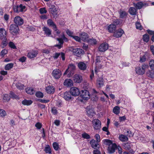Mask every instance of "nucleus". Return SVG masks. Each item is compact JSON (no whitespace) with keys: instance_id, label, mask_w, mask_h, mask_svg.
Listing matches in <instances>:
<instances>
[{"instance_id":"obj_19","label":"nucleus","mask_w":154,"mask_h":154,"mask_svg":"<svg viewBox=\"0 0 154 154\" xmlns=\"http://www.w3.org/2000/svg\"><path fill=\"white\" fill-rule=\"evenodd\" d=\"M117 147V145L115 143L112 144L111 146L108 147V150L109 153H114L115 151V149Z\"/></svg>"},{"instance_id":"obj_42","label":"nucleus","mask_w":154,"mask_h":154,"mask_svg":"<svg viewBox=\"0 0 154 154\" xmlns=\"http://www.w3.org/2000/svg\"><path fill=\"white\" fill-rule=\"evenodd\" d=\"M10 96L9 95L6 94L4 95L3 99L4 100L8 101L10 100Z\"/></svg>"},{"instance_id":"obj_27","label":"nucleus","mask_w":154,"mask_h":154,"mask_svg":"<svg viewBox=\"0 0 154 154\" xmlns=\"http://www.w3.org/2000/svg\"><path fill=\"white\" fill-rule=\"evenodd\" d=\"M119 138L121 141H126L128 140V138L127 136L123 134L120 135Z\"/></svg>"},{"instance_id":"obj_2","label":"nucleus","mask_w":154,"mask_h":154,"mask_svg":"<svg viewBox=\"0 0 154 154\" xmlns=\"http://www.w3.org/2000/svg\"><path fill=\"white\" fill-rule=\"evenodd\" d=\"M109 32L113 33V36L116 38L120 37L124 32L123 29H108Z\"/></svg>"},{"instance_id":"obj_36","label":"nucleus","mask_w":154,"mask_h":154,"mask_svg":"<svg viewBox=\"0 0 154 154\" xmlns=\"http://www.w3.org/2000/svg\"><path fill=\"white\" fill-rule=\"evenodd\" d=\"M13 66V64L10 63L7 64L5 67V69L6 70H9L12 68Z\"/></svg>"},{"instance_id":"obj_1","label":"nucleus","mask_w":154,"mask_h":154,"mask_svg":"<svg viewBox=\"0 0 154 154\" xmlns=\"http://www.w3.org/2000/svg\"><path fill=\"white\" fill-rule=\"evenodd\" d=\"M75 69V66L73 64H70L68 66L63 75H65L68 73L69 76L71 75L74 73V71Z\"/></svg>"},{"instance_id":"obj_17","label":"nucleus","mask_w":154,"mask_h":154,"mask_svg":"<svg viewBox=\"0 0 154 154\" xmlns=\"http://www.w3.org/2000/svg\"><path fill=\"white\" fill-rule=\"evenodd\" d=\"M73 80L75 83H80L82 80V77L80 75L75 74L73 77Z\"/></svg>"},{"instance_id":"obj_45","label":"nucleus","mask_w":154,"mask_h":154,"mask_svg":"<svg viewBox=\"0 0 154 154\" xmlns=\"http://www.w3.org/2000/svg\"><path fill=\"white\" fill-rule=\"evenodd\" d=\"M148 76L152 78H154V72L150 71L148 72L147 73Z\"/></svg>"},{"instance_id":"obj_48","label":"nucleus","mask_w":154,"mask_h":154,"mask_svg":"<svg viewBox=\"0 0 154 154\" xmlns=\"http://www.w3.org/2000/svg\"><path fill=\"white\" fill-rule=\"evenodd\" d=\"M53 146L54 149L56 150H57L59 148V145L58 143L55 142L53 144Z\"/></svg>"},{"instance_id":"obj_37","label":"nucleus","mask_w":154,"mask_h":154,"mask_svg":"<svg viewBox=\"0 0 154 154\" xmlns=\"http://www.w3.org/2000/svg\"><path fill=\"white\" fill-rule=\"evenodd\" d=\"M125 133L126 135L129 137L133 136L134 135L133 133L129 130H127L126 132H125Z\"/></svg>"},{"instance_id":"obj_3","label":"nucleus","mask_w":154,"mask_h":154,"mask_svg":"<svg viewBox=\"0 0 154 154\" xmlns=\"http://www.w3.org/2000/svg\"><path fill=\"white\" fill-rule=\"evenodd\" d=\"M80 97L83 100H87L90 97V94L88 90L85 89L82 91Z\"/></svg>"},{"instance_id":"obj_23","label":"nucleus","mask_w":154,"mask_h":154,"mask_svg":"<svg viewBox=\"0 0 154 154\" xmlns=\"http://www.w3.org/2000/svg\"><path fill=\"white\" fill-rule=\"evenodd\" d=\"M131 143H130L127 142L122 144L123 148L127 150H130L131 147Z\"/></svg>"},{"instance_id":"obj_35","label":"nucleus","mask_w":154,"mask_h":154,"mask_svg":"<svg viewBox=\"0 0 154 154\" xmlns=\"http://www.w3.org/2000/svg\"><path fill=\"white\" fill-rule=\"evenodd\" d=\"M44 150L46 153L50 154L51 153V151L50 147L48 145L46 146L45 147Z\"/></svg>"},{"instance_id":"obj_6","label":"nucleus","mask_w":154,"mask_h":154,"mask_svg":"<svg viewBox=\"0 0 154 154\" xmlns=\"http://www.w3.org/2000/svg\"><path fill=\"white\" fill-rule=\"evenodd\" d=\"M52 74L54 79H58L60 78L62 74L60 70L58 69H55L53 71Z\"/></svg>"},{"instance_id":"obj_51","label":"nucleus","mask_w":154,"mask_h":154,"mask_svg":"<svg viewBox=\"0 0 154 154\" xmlns=\"http://www.w3.org/2000/svg\"><path fill=\"white\" fill-rule=\"evenodd\" d=\"M104 142L106 145L110 146V145H112V142L111 140L108 139H106L105 140Z\"/></svg>"},{"instance_id":"obj_49","label":"nucleus","mask_w":154,"mask_h":154,"mask_svg":"<svg viewBox=\"0 0 154 154\" xmlns=\"http://www.w3.org/2000/svg\"><path fill=\"white\" fill-rule=\"evenodd\" d=\"M39 11L41 14H45L47 13V11L46 10L45 8H42L40 9Z\"/></svg>"},{"instance_id":"obj_63","label":"nucleus","mask_w":154,"mask_h":154,"mask_svg":"<svg viewBox=\"0 0 154 154\" xmlns=\"http://www.w3.org/2000/svg\"><path fill=\"white\" fill-rule=\"evenodd\" d=\"M42 126L41 124L39 122L37 123L35 125V126L39 129H41Z\"/></svg>"},{"instance_id":"obj_44","label":"nucleus","mask_w":154,"mask_h":154,"mask_svg":"<svg viewBox=\"0 0 154 154\" xmlns=\"http://www.w3.org/2000/svg\"><path fill=\"white\" fill-rule=\"evenodd\" d=\"M10 32L13 35H15L18 33V29H10Z\"/></svg>"},{"instance_id":"obj_54","label":"nucleus","mask_w":154,"mask_h":154,"mask_svg":"<svg viewBox=\"0 0 154 154\" xmlns=\"http://www.w3.org/2000/svg\"><path fill=\"white\" fill-rule=\"evenodd\" d=\"M116 28V25L114 24H111L108 26V29H114Z\"/></svg>"},{"instance_id":"obj_20","label":"nucleus","mask_w":154,"mask_h":154,"mask_svg":"<svg viewBox=\"0 0 154 154\" xmlns=\"http://www.w3.org/2000/svg\"><path fill=\"white\" fill-rule=\"evenodd\" d=\"M46 91L48 93H53L55 91V88L53 86H48L46 88Z\"/></svg>"},{"instance_id":"obj_41","label":"nucleus","mask_w":154,"mask_h":154,"mask_svg":"<svg viewBox=\"0 0 154 154\" xmlns=\"http://www.w3.org/2000/svg\"><path fill=\"white\" fill-rule=\"evenodd\" d=\"M149 39V37L148 35L145 34L143 35V40L144 42H147Z\"/></svg>"},{"instance_id":"obj_26","label":"nucleus","mask_w":154,"mask_h":154,"mask_svg":"<svg viewBox=\"0 0 154 154\" xmlns=\"http://www.w3.org/2000/svg\"><path fill=\"white\" fill-rule=\"evenodd\" d=\"M26 92L28 94H33L35 93L34 89L28 87L26 89Z\"/></svg>"},{"instance_id":"obj_55","label":"nucleus","mask_w":154,"mask_h":154,"mask_svg":"<svg viewBox=\"0 0 154 154\" xmlns=\"http://www.w3.org/2000/svg\"><path fill=\"white\" fill-rule=\"evenodd\" d=\"M45 32V34L49 36L51 34V31L50 29H43Z\"/></svg>"},{"instance_id":"obj_25","label":"nucleus","mask_w":154,"mask_h":154,"mask_svg":"<svg viewBox=\"0 0 154 154\" xmlns=\"http://www.w3.org/2000/svg\"><path fill=\"white\" fill-rule=\"evenodd\" d=\"M6 31L5 29H0V39H2L5 37Z\"/></svg>"},{"instance_id":"obj_57","label":"nucleus","mask_w":154,"mask_h":154,"mask_svg":"<svg viewBox=\"0 0 154 154\" xmlns=\"http://www.w3.org/2000/svg\"><path fill=\"white\" fill-rule=\"evenodd\" d=\"M135 24L137 29H140L141 28H142V26L141 24L139 22H136Z\"/></svg>"},{"instance_id":"obj_50","label":"nucleus","mask_w":154,"mask_h":154,"mask_svg":"<svg viewBox=\"0 0 154 154\" xmlns=\"http://www.w3.org/2000/svg\"><path fill=\"white\" fill-rule=\"evenodd\" d=\"M16 86L17 88L19 89L23 90V85L19 83L17 84H16Z\"/></svg>"},{"instance_id":"obj_10","label":"nucleus","mask_w":154,"mask_h":154,"mask_svg":"<svg viewBox=\"0 0 154 154\" xmlns=\"http://www.w3.org/2000/svg\"><path fill=\"white\" fill-rule=\"evenodd\" d=\"M71 94L72 96H78L80 94V91L79 89L75 87H72L70 89Z\"/></svg>"},{"instance_id":"obj_58","label":"nucleus","mask_w":154,"mask_h":154,"mask_svg":"<svg viewBox=\"0 0 154 154\" xmlns=\"http://www.w3.org/2000/svg\"><path fill=\"white\" fill-rule=\"evenodd\" d=\"M100 56H97L96 57V64L97 65L99 64L100 63Z\"/></svg>"},{"instance_id":"obj_39","label":"nucleus","mask_w":154,"mask_h":154,"mask_svg":"<svg viewBox=\"0 0 154 154\" xmlns=\"http://www.w3.org/2000/svg\"><path fill=\"white\" fill-rule=\"evenodd\" d=\"M150 68L152 70H154V60H151L149 63Z\"/></svg>"},{"instance_id":"obj_60","label":"nucleus","mask_w":154,"mask_h":154,"mask_svg":"<svg viewBox=\"0 0 154 154\" xmlns=\"http://www.w3.org/2000/svg\"><path fill=\"white\" fill-rule=\"evenodd\" d=\"M60 55V53H55L53 57L54 59H56L58 58Z\"/></svg>"},{"instance_id":"obj_62","label":"nucleus","mask_w":154,"mask_h":154,"mask_svg":"<svg viewBox=\"0 0 154 154\" xmlns=\"http://www.w3.org/2000/svg\"><path fill=\"white\" fill-rule=\"evenodd\" d=\"M48 16L46 15H42L40 16V18L42 20H46L48 18Z\"/></svg>"},{"instance_id":"obj_33","label":"nucleus","mask_w":154,"mask_h":154,"mask_svg":"<svg viewBox=\"0 0 154 154\" xmlns=\"http://www.w3.org/2000/svg\"><path fill=\"white\" fill-rule=\"evenodd\" d=\"M32 103V101L31 100H23L22 103L24 105H29L31 104Z\"/></svg>"},{"instance_id":"obj_30","label":"nucleus","mask_w":154,"mask_h":154,"mask_svg":"<svg viewBox=\"0 0 154 154\" xmlns=\"http://www.w3.org/2000/svg\"><path fill=\"white\" fill-rule=\"evenodd\" d=\"M129 11L130 14L131 15H134L136 14V10L134 8H130L129 9Z\"/></svg>"},{"instance_id":"obj_24","label":"nucleus","mask_w":154,"mask_h":154,"mask_svg":"<svg viewBox=\"0 0 154 154\" xmlns=\"http://www.w3.org/2000/svg\"><path fill=\"white\" fill-rule=\"evenodd\" d=\"M47 23L49 26H51L53 28H57L56 25L51 19H49L48 20Z\"/></svg>"},{"instance_id":"obj_53","label":"nucleus","mask_w":154,"mask_h":154,"mask_svg":"<svg viewBox=\"0 0 154 154\" xmlns=\"http://www.w3.org/2000/svg\"><path fill=\"white\" fill-rule=\"evenodd\" d=\"M10 94H11V96H10L12 98L17 99L18 98V96L17 95H15L13 92H11L10 93Z\"/></svg>"},{"instance_id":"obj_13","label":"nucleus","mask_w":154,"mask_h":154,"mask_svg":"<svg viewBox=\"0 0 154 154\" xmlns=\"http://www.w3.org/2000/svg\"><path fill=\"white\" fill-rule=\"evenodd\" d=\"M63 97L65 99L68 101L72 100L73 99V97L72 96L71 94L70 91V92H66L64 93Z\"/></svg>"},{"instance_id":"obj_31","label":"nucleus","mask_w":154,"mask_h":154,"mask_svg":"<svg viewBox=\"0 0 154 154\" xmlns=\"http://www.w3.org/2000/svg\"><path fill=\"white\" fill-rule=\"evenodd\" d=\"M120 109L119 106H116L113 109V112L116 114H118L120 112Z\"/></svg>"},{"instance_id":"obj_11","label":"nucleus","mask_w":154,"mask_h":154,"mask_svg":"<svg viewBox=\"0 0 154 154\" xmlns=\"http://www.w3.org/2000/svg\"><path fill=\"white\" fill-rule=\"evenodd\" d=\"M14 22L16 25L20 26L23 23V20L20 16H18L15 17Z\"/></svg>"},{"instance_id":"obj_56","label":"nucleus","mask_w":154,"mask_h":154,"mask_svg":"<svg viewBox=\"0 0 154 154\" xmlns=\"http://www.w3.org/2000/svg\"><path fill=\"white\" fill-rule=\"evenodd\" d=\"M73 38L75 39L76 41L79 42H81V38L80 37H79L78 36H73L72 37Z\"/></svg>"},{"instance_id":"obj_4","label":"nucleus","mask_w":154,"mask_h":154,"mask_svg":"<svg viewBox=\"0 0 154 154\" xmlns=\"http://www.w3.org/2000/svg\"><path fill=\"white\" fill-rule=\"evenodd\" d=\"M93 126L94 130H98L101 128V122L98 119H94L92 121Z\"/></svg>"},{"instance_id":"obj_38","label":"nucleus","mask_w":154,"mask_h":154,"mask_svg":"<svg viewBox=\"0 0 154 154\" xmlns=\"http://www.w3.org/2000/svg\"><path fill=\"white\" fill-rule=\"evenodd\" d=\"M7 115L5 111L3 109H0V116L2 117H4Z\"/></svg>"},{"instance_id":"obj_32","label":"nucleus","mask_w":154,"mask_h":154,"mask_svg":"<svg viewBox=\"0 0 154 154\" xmlns=\"http://www.w3.org/2000/svg\"><path fill=\"white\" fill-rule=\"evenodd\" d=\"M143 5V3L141 2H138L134 5L135 7L137 9H141Z\"/></svg>"},{"instance_id":"obj_8","label":"nucleus","mask_w":154,"mask_h":154,"mask_svg":"<svg viewBox=\"0 0 154 154\" xmlns=\"http://www.w3.org/2000/svg\"><path fill=\"white\" fill-rule=\"evenodd\" d=\"M72 52L76 56L79 57L84 53V51L81 49L76 48L74 49Z\"/></svg>"},{"instance_id":"obj_64","label":"nucleus","mask_w":154,"mask_h":154,"mask_svg":"<svg viewBox=\"0 0 154 154\" xmlns=\"http://www.w3.org/2000/svg\"><path fill=\"white\" fill-rule=\"evenodd\" d=\"M93 153V154H101L100 152L97 149L94 150Z\"/></svg>"},{"instance_id":"obj_59","label":"nucleus","mask_w":154,"mask_h":154,"mask_svg":"<svg viewBox=\"0 0 154 154\" xmlns=\"http://www.w3.org/2000/svg\"><path fill=\"white\" fill-rule=\"evenodd\" d=\"M146 59V56L145 55H144L142 57H140V61L141 62H143L145 61Z\"/></svg>"},{"instance_id":"obj_34","label":"nucleus","mask_w":154,"mask_h":154,"mask_svg":"<svg viewBox=\"0 0 154 154\" xmlns=\"http://www.w3.org/2000/svg\"><path fill=\"white\" fill-rule=\"evenodd\" d=\"M57 39L60 43V44L56 45H55V46L57 47L59 49H60L61 48V45L63 44V41L61 38H57Z\"/></svg>"},{"instance_id":"obj_7","label":"nucleus","mask_w":154,"mask_h":154,"mask_svg":"<svg viewBox=\"0 0 154 154\" xmlns=\"http://www.w3.org/2000/svg\"><path fill=\"white\" fill-rule=\"evenodd\" d=\"M147 66L143 64L142 66V67H138L136 68V72L137 74L139 75H142L145 72V69L147 67Z\"/></svg>"},{"instance_id":"obj_9","label":"nucleus","mask_w":154,"mask_h":154,"mask_svg":"<svg viewBox=\"0 0 154 154\" xmlns=\"http://www.w3.org/2000/svg\"><path fill=\"white\" fill-rule=\"evenodd\" d=\"M26 8V6L20 4V5H16L14 6V10L15 12L19 13L20 12H23Z\"/></svg>"},{"instance_id":"obj_21","label":"nucleus","mask_w":154,"mask_h":154,"mask_svg":"<svg viewBox=\"0 0 154 154\" xmlns=\"http://www.w3.org/2000/svg\"><path fill=\"white\" fill-rule=\"evenodd\" d=\"M78 66L79 68L82 70H85L87 68L86 65L83 62H79Z\"/></svg>"},{"instance_id":"obj_14","label":"nucleus","mask_w":154,"mask_h":154,"mask_svg":"<svg viewBox=\"0 0 154 154\" xmlns=\"http://www.w3.org/2000/svg\"><path fill=\"white\" fill-rule=\"evenodd\" d=\"M38 54L37 51L32 50L28 53L27 56L29 58L31 59L36 57Z\"/></svg>"},{"instance_id":"obj_28","label":"nucleus","mask_w":154,"mask_h":154,"mask_svg":"<svg viewBox=\"0 0 154 154\" xmlns=\"http://www.w3.org/2000/svg\"><path fill=\"white\" fill-rule=\"evenodd\" d=\"M86 112L88 116L90 117H92L94 114L93 109H87Z\"/></svg>"},{"instance_id":"obj_29","label":"nucleus","mask_w":154,"mask_h":154,"mask_svg":"<svg viewBox=\"0 0 154 154\" xmlns=\"http://www.w3.org/2000/svg\"><path fill=\"white\" fill-rule=\"evenodd\" d=\"M89 44L91 45H95L97 44V41L94 38H92L88 39V41H87Z\"/></svg>"},{"instance_id":"obj_43","label":"nucleus","mask_w":154,"mask_h":154,"mask_svg":"<svg viewBox=\"0 0 154 154\" xmlns=\"http://www.w3.org/2000/svg\"><path fill=\"white\" fill-rule=\"evenodd\" d=\"M36 97L38 98H42L44 96L43 94L41 92H37L35 93Z\"/></svg>"},{"instance_id":"obj_15","label":"nucleus","mask_w":154,"mask_h":154,"mask_svg":"<svg viewBox=\"0 0 154 154\" xmlns=\"http://www.w3.org/2000/svg\"><path fill=\"white\" fill-rule=\"evenodd\" d=\"M108 48V44L106 43L102 44L99 47V51L101 52H104Z\"/></svg>"},{"instance_id":"obj_46","label":"nucleus","mask_w":154,"mask_h":154,"mask_svg":"<svg viewBox=\"0 0 154 154\" xmlns=\"http://www.w3.org/2000/svg\"><path fill=\"white\" fill-rule=\"evenodd\" d=\"M82 137L85 139H89L90 138V136L86 133H83L82 134Z\"/></svg>"},{"instance_id":"obj_52","label":"nucleus","mask_w":154,"mask_h":154,"mask_svg":"<svg viewBox=\"0 0 154 154\" xmlns=\"http://www.w3.org/2000/svg\"><path fill=\"white\" fill-rule=\"evenodd\" d=\"M8 51L5 49L2 50L1 53V55L2 57H4L6 54H7Z\"/></svg>"},{"instance_id":"obj_22","label":"nucleus","mask_w":154,"mask_h":154,"mask_svg":"<svg viewBox=\"0 0 154 154\" xmlns=\"http://www.w3.org/2000/svg\"><path fill=\"white\" fill-rule=\"evenodd\" d=\"M98 142L94 140H92L90 142L92 147L94 149H96L97 148H99V147H97L98 145Z\"/></svg>"},{"instance_id":"obj_61","label":"nucleus","mask_w":154,"mask_h":154,"mask_svg":"<svg viewBox=\"0 0 154 154\" xmlns=\"http://www.w3.org/2000/svg\"><path fill=\"white\" fill-rule=\"evenodd\" d=\"M26 57H22L19 59V61L22 62H24L26 60Z\"/></svg>"},{"instance_id":"obj_16","label":"nucleus","mask_w":154,"mask_h":154,"mask_svg":"<svg viewBox=\"0 0 154 154\" xmlns=\"http://www.w3.org/2000/svg\"><path fill=\"white\" fill-rule=\"evenodd\" d=\"M63 84L65 86L70 87L73 85V82L71 79H67L64 80Z\"/></svg>"},{"instance_id":"obj_12","label":"nucleus","mask_w":154,"mask_h":154,"mask_svg":"<svg viewBox=\"0 0 154 154\" xmlns=\"http://www.w3.org/2000/svg\"><path fill=\"white\" fill-rule=\"evenodd\" d=\"M79 35L81 39L84 42H87L89 38L88 35L85 32H82L80 33Z\"/></svg>"},{"instance_id":"obj_47","label":"nucleus","mask_w":154,"mask_h":154,"mask_svg":"<svg viewBox=\"0 0 154 154\" xmlns=\"http://www.w3.org/2000/svg\"><path fill=\"white\" fill-rule=\"evenodd\" d=\"M9 45L10 47L11 48L14 49H16L17 48L16 46L12 42H10L9 43Z\"/></svg>"},{"instance_id":"obj_40","label":"nucleus","mask_w":154,"mask_h":154,"mask_svg":"<svg viewBox=\"0 0 154 154\" xmlns=\"http://www.w3.org/2000/svg\"><path fill=\"white\" fill-rule=\"evenodd\" d=\"M119 14L120 18H124L125 17L127 14V13L125 11H120Z\"/></svg>"},{"instance_id":"obj_5","label":"nucleus","mask_w":154,"mask_h":154,"mask_svg":"<svg viewBox=\"0 0 154 154\" xmlns=\"http://www.w3.org/2000/svg\"><path fill=\"white\" fill-rule=\"evenodd\" d=\"M49 12L51 13L55 17L58 14V10L55 7V5H50L49 6Z\"/></svg>"},{"instance_id":"obj_18","label":"nucleus","mask_w":154,"mask_h":154,"mask_svg":"<svg viewBox=\"0 0 154 154\" xmlns=\"http://www.w3.org/2000/svg\"><path fill=\"white\" fill-rule=\"evenodd\" d=\"M96 85L97 86L98 88L102 87L104 85L103 78L100 77L97 78L96 81Z\"/></svg>"}]
</instances>
